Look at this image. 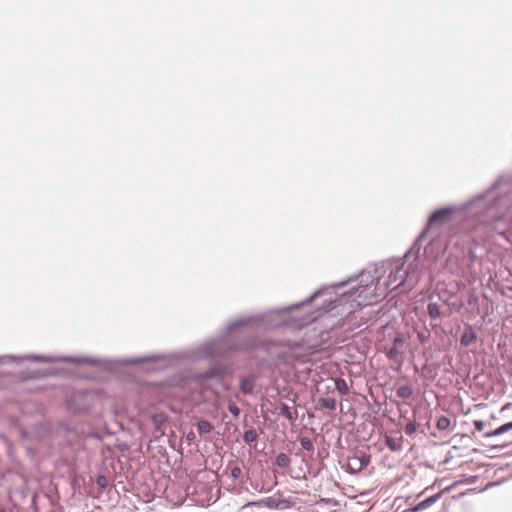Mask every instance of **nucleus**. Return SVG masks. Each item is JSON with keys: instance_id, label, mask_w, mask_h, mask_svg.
<instances>
[{"instance_id": "1", "label": "nucleus", "mask_w": 512, "mask_h": 512, "mask_svg": "<svg viewBox=\"0 0 512 512\" xmlns=\"http://www.w3.org/2000/svg\"><path fill=\"white\" fill-rule=\"evenodd\" d=\"M428 261H430L428 244L424 250L419 248V251L414 250V244H412L403 257L370 265L347 280L330 286L335 290L336 297L326 300L329 302L328 306L334 304L331 307L334 309L348 304L349 312H352L356 308L372 305L406 282L414 285Z\"/></svg>"}, {"instance_id": "2", "label": "nucleus", "mask_w": 512, "mask_h": 512, "mask_svg": "<svg viewBox=\"0 0 512 512\" xmlns=\"http://www.w3.org/2000/svg\"><path fill=\"white\" fill-rule=\"evenodd\" d=\"M324 291L325 289H319L299 303L234 318L227 322L216 335L198 343L194 348L195 352L203 360L215 359L217 357L226 358L238 353H252L255 351L256 339L252 336H236L233 334L236 330L250 325L265 330L289 327L299 321L298 317L290 316L289 314L322 296Z\"/></svg>"}, {"instance_id": "3", "label": "nucleus", "mask_w": 512, "mask_h": 512, "mask_svg": "<svg viewBox=\"0 0 512 512\" xmlns=\"http://www.w3.org/2000/svg\"><path fill=\"white\" fill-rule=\"evenodd\" d=\"M502 182V178L496 179L488 188L462 204L460 215L466 221L465 228H474L476 225L494 226L495 232L512 244L511 233L507 229L496 227L502 220L501 201L505 194L501 189Z\"/></svg>"}, {"instance_id": "4", "label": "nucleus", "mask_w": 512, "mask_h": 512, "mask_svg": "<svg viewBox=\"0 0 512 512\" xmlns=\"http://www.w3.org/2000/svg\"><path fill=\"white\" fill-rule=\"evenodd\" d=\"M168 358L167 354L164 353H157V354H149L145 356H139V357H126V358H119L115 360H105L100 358H94V357H87V356H45V355H38V354H26L23 356H16V355H2L0 356V364H5L8 361H12L15 363H19L21 361L27 360L32 362H40V363H70L74 365H87L91 367H97L100 366L103 363H114L119 366H130V365H137L145 362H159L163 361Z\"/></svg>"}, {"instance_id": "5", "label": "nucleus", "mask_w": 512, "mask_h": 512, "mask_svg": "<svg viewBox=\"0 0 512 512\" xmlns=\"http://www.w3.org/2000/svg\"><path fill=\"white\" fill-rule=\"evenodd\" d=\"M228 376H232V365L229 363L213 362L204 369L190 372L189 379L202 391L210 392L218 396L219 388L223 392H229L232 388Z\"/></svg>"}, {"instance_id": "6", "label": "nucleus", "mask_w": 512, "mask_h": 512, "mask_svg": "<svg viewBox=\"0 0 512 512\" xmlns=\"http://www.w3.org/2000/svg\"><path fill=\"white\" fill-rule=\"evenodd\" d=\"M454 215L457 218H461L460 206L459 207L445 206V207H441L439 209L434 210L429 215L424 229L414 240V242H413L414 250L417 249V251H419V248L421 250H424V248L426 247L427 244H428V248L430 249V245L433 243L436 236H432L431 238L428 239L429 229L434 225L444 224V223L449 222L453 218Z\"/></svg>"}, {"instance_id": "7", "label": "nucleus", "mask_w": 512, "mask_h": 512, "mask_svg": "<svg viewBox=\"0 0 512 512\" xmlns=\"http://www.w3.org/2000/svg\"><path fill=\"white\" fill-rule=\"evenodd\" d=\"M295 345L288 342H267L265 350L272 359H277L285 364H291L294 354Z\"/></svg>"}, {"instance_id": "8", "label": "nucleus", "mask_w": 512, "mask_h": 512, "mask_svg": "<svg viewBox=\"0 0 512 512\" xmlns=\"http://www.w3.org/2000/svg\"><path fill=\"white\" fill-rule=\"evenodd\" d=\"M370 463V455L360 452L359 454H355L352 456H348L345 464H342V468H345L346 471L350 474H357L361 472L365 467H367Z\"/></svg>"}, {"instance_id": "9", "label": "nucleus", "mask_w": 512, "mask_h": 512, "mask_svg": "<svg viewBox=\"0 0 512 512\" xmlns=\"http://www.w3.org/2000/svg\"><path fill=\"white\" fill-rule=\"evenodd\" d=\"M427 313L431 320L430 326L432 328H437L441 324V318L444 315L441 311L440 305L437 302L432 301V296L430 297V301L427 304Z\"/></svg>"}, {"instance_id": "10", "label": "nucleus", "mask_w": 512, "mask_h": 512, "mask_svg": "<svg viewBox=\"0 0 512 512\" xmlns=\"http://www.w3.org/2000/svg\"><path fill=\"white\" fill-rule=\"evenodd\" d=\"M257 377L249 374L239 379V390L244 396L253 395L256 387Z\"/></svg>"}, {"instance_id": "11", "label": "nucleus", "mask_w": 512, "mask_h": 512, "mask_svg": "<svg viewBox=\"0 0 512 512\" xmlns=\"http://www.w3.org/2000/svg\"><path fill=\"white\" fill-rule=\"evenodd\" d=\"M442 495H443V491L433 494V495L425 498L424 500L420 501L415 506L409 508L405 512H408V511L418 512V511L425 510V509L431 507L433 504H435L442 497Z\"/></svg>"}, {"instance_id": "12", "label": "nucleus", "mask_w": 512, "mask_h": 512, "mask_svg": "<svg viewBox=\"0 0 512 512\" xmlns=\"http://www.w3.org/2000/svg\"><path fill=\"white\" fill-rule=\"evenodd\" d=\"M277 394L280 398L288 400L292 403H296L299 399L298 393H296L289 386L277 387Z\"/></svg>"}, {"instance_id": "13", "label": "nucleus", "mask_w": 512, "mask_h": 512, "mask_svg": "<svg viewBox=\"0 0 512 512\" xmlns=\"http://www.w3.org/2000/svg\"><path fill=\"white\" fill-rule=\"evenodd\" d=\"M169 416L166 413H155L151 416V422L156 432L163 433V425L168 421Z\"/></svg>"}, {"instance_id": "14", "label": "nucleus", "mask_w": 512, "mask_h": 512, "mask_svg": "<svg viewBox=\"0 0 512 512\" xmlns=\"http://www.w3.org/2000/svg\"><path fill=\"white\" fill-rule=\"evenodd\" d=\"M511 430H512V421L504 423L492 431L485 432L483 436L485 438H492V437L503 435L504 433H507Z\"/></svg>"}, {"instance_id": "15", "label": "nucleus", "mask_w": 512, "mask_h": 512, "mask_svg": "<svg viewBox=\"0 0 512 512\" xmlns=\"http://www.w3.org/2000/svg\"><path fill=\"white\" fill-rule=\"evenodd\" d=\"M280 414L284 416L287 420L293 422L297 420L298 418V411L297 409L292 410L290 406H288L285 403H281L279 406Z\"/></svg>"}, {"instance_id": "16", "label": "nucleus", "mask_w": 512, "mask_h": 512, "mask_svg": "<svg viewBox=\"0 0 512 512\" xmlns=\"http://www.w3.org/2000/svg\"><path fill=\"white\" fill-rule=\"evenodd\" d=\"M477 334L473 329L466 330L462 333L460 338V343L464 347L470 346L472 343L476 342Z\"/></svg>"}, {"instance_id": "17", "label": "nucleus", "mask_w": 512, "mask_h": 512, "mask_svg": "<svg viewBox=\"0 0 512 512\" xmlns=\"http://www.w3.org/2000/svg\"><path fill=\"white\" fill-rule=\"evenodd\" d=\"M196 428L200 435H204L213 430V425L208 420L201 418L196 422Z\"/></svg>"}, {"instance_id": "18", "label": "nucleus", "mask_w": 512, "mask_h": 512, "mask_svg": "<svg viewBox=\"0 0 512 512\" xmlns=\"http://www.w3.org/2000/svg\"><path fill=\"white\" fill-rule=\"evenodd\" d=\"M318 405L324 409L334 410L336 408L337 401L333 397H320L318 399Z\"/></svg>"}, {"instance_id": "19", "label": "nucleus", "mask_w": 512, "mask_h": 512, "mask_svg": "<svg viewBox=\"0 0 512 512\" xmlns=\"http://www.w3.org/2000/svg\"><path fill=\"white\" fill-rule=\"evenodd\" d=\"M413 394V389L410 385H402L396 389V396L401 399H409Z\"/></svg>"}, {"instance_id": "20", "label": "nucleus", "mask_w": 512, "mask_h": 512, "mask_svg": "<svg viewBox=\"0 0 512 512\" xmlns=\"http://www.w3.org/2000/svg\"><path fill=\"white\" fill-rule=\"evenodd\" d=\"M258 439V434L254 428H250L243 433V441L250 445L255 443Z\"/></svg>"}, {"instance_id": "21", "label": "nucleus", "mask_w": 512, "mask_h": 512, "mask_svg": "<svg viewBox=\"0 0 512 512\" xmlns=\"http://www.w3.org/2000/svg\"><path fill=\"white\" fill-rule=\"evenodd\" d=\"M290 463H291V460H290L289 456L285 453H279L275 458V464L279 468H287V467H289Z\"/></svg>"}, {"instance_id": "22", "label": "nucleus", "mask_w": 512, "mask_h": 512, "mask_svg": "<svg viewBox=\"0 0 512 512\" xmlns=\"http://www.w3.org/2000/svg\"><path fill=\"white\" fill-rule=\"evenodd\" d=\"M386 445L387 447L393 451L398 452L402 449V442L400 439H395L393 437H387L386 438Z\"/></svg>"}, {"instance_id": "23", "label": "nucleus", "mask_w": 512, "mask_h": 512, "mask_svg": "<svg viewBox=\"0 0 512 512\" xmlns=\"http://www.w3.org/2000/svg\"><path fill=\"white\" fill-rule=\"evenodd\" d=\"M450 425L451 420L447 416L442 415L437 419L436 427L440 431L447 430L450 427Z\"/></svg>"}, {"instance_id": "24", "label": "nucleus", "mask_w": 512, "mask_h": 512, "mask_svg": "<svg viewBox=\"0 0 512 512\" xmlns=\"http://www.w3.org/2000/svg\"><path fill=\"white\" fill-rule=\"evenodd\" d=\"M299 442L304 450L312 453L314 452V444L310 438L302 436L299 438Z\"/></svg>"}, {"instance_id": "25", "label": "nucleus", "mask_w": 512, "mask_h": 512, "mask_svg": "<svg viewBox=\"0 0 512 512\" xmlns=\"http://www.w3.org/2000/svg\"><path fill=\"white\" fill-rule=\"evenodd\" d=\"M335 386H336V389L342 393V394H347L348 393V386L345 382L344 379L342 378H338L336 381H335Z\"/></svg>"}, {"instance_id": "26", "label": "nucleus", "mask_w": 512, "mask_h": 512, "mask_svg": "<svg viewBox=\"0 0 512 512\" xmlns=\"http://www.w3.org/2000/svg\"><path fill=\"white\" fill-rule=\"evenodd\" d=\"M417 428L418 425L415 421H409L404 428L405 434L411 436L417 431Z\"/></svg>"}, {"instance_id": "27", "label": "nucleus", "mask_w": 512, "mask_h": 512, "mask_svg": "<svg viewBox=\"0 0 512 512\" xmlns=\"http://www.w3.org/2000/svg\"><path fill=\"white\" fill-rule=\"evenodd\" d=\"M96 484L99 488L105 489L108 486V479L105 475L100 474L96 477Z\"/></svg>"}, {"instance_id": "28", "label": "nucleus", "mask_w": 512, "mask_h": 512, "mask_svg": "<svg viewBox=\"0 0 512 512\" xmlns=\"http://www.w3.org/2000/svg\"><path fill=\"white\" fill-rule=\"evenodd\" d=\"M227 408H228V411L234 417H238L240 415V413H241L240 408L234 402H229Z\"/></svg>"}, {"instance_id": "29", "label": "nucleus", "mask_w": 512, "mask_h": 512, "mask_svg": "<svg viewBox=\"0 0 512 512\" xmlns=\"http://www.w3.org/2000/svg\"><path fill=\"white\" fill-rule=\"evenodd\" d=\"M241 475H242V470H241V468H240V467H238V466H234V467L231 469V471H230V476H231L234 480H236V479L240 478V477H241Z\"/></svg>"}, {"instance_id": "30", "label": "nucleus", "mask_w": 512, "mask_h": 512, "mask_svg": "<svg viewBox=\"0 0 512 512\" xmlns=\"http://www.w3.org/2000/svg\"><path fill=\"white\" fill-rule=\"evenodd\" d=\"M399 354V350L397 349V347H392L388 350V353H387V356L392 359V358H395L396 356H398Z\"/></svg>"}, {"instance_id": "31", "label": "nucleus", "mask_w": 512, "mask_h": 512, "mask_svg": "<svg viewBox=\"0 0 512 512\" xmlns=\"http://www.w3.org/2000/svg\"><path fill=\"white\" fill-rule=\"evenodd\" d=\"M473 425L475 426V429L477 431H482L485 426V423L482 420H474Z\"/></svg>"}, {"instance_id": "32", "label": "nucleus", "mask_w": 512, "mask_h": 512, "mask_svg": "<svg viewBox=\"0 0 512 512\" xmlns=\"http://www.w3.org/2000/svg\"><path fill=\"white\" fill-rule=\"evenodd\" d=\"M429 334H430L429 331H426V333L419 332L418 338H419L420 342L425 343L428 340Z\"/></svg>"}, {"instance_id": "33", "label": "nucleus", "mask_w": 512, "mask_h": 512, "mask_svg": "<svg viewBox=\"0 0 512 512\" xmlns=\"http://www.w3.org/2000/svg\"><path fill=\"white\" fill-rule=\"evenodd\" d=\"M404 343V338L402 335H397L394 339H393V344L395 346H400V345H403Z\"/></svg>"}, {"instance_id": "34", "label": "nucleus", "mask_w": 512, "mask_h": 512, "mask_svg": "<svg viewBox=\"0 0 512 512\" xmlns=\"http://www.w3.org/2000/svg\"><path fill=\"white\" fill-rule=\"evenodd\" d=\"M195 438H196V436H195V433H194L193 431L188 432V433L186 434V436H185V439H186V441H187L188 443H192V442H194Z\"/></svg>"}, {"instance_id": "35", "label": "nucleus", "mask_w": 512, "mask_h": 512, "mask_svg": "<svg viewBox=\"0 0 512 512\" xmlns=\"http://www.w3.org/2000/svg\"><path fill=\"white\" fill-rule=\"evenodd\" d=\"M511 406H512V403H506V404L502 407L501 411H505L506 409H509Z\"/></svg>"}, {"instance_id": "36", "label": "nucleus", "mask_w": 512, "mask_h": 512, "mask_svg": "<svg viewBox=\"0 0 512 512\" xmlns=\"http://www.w3.org/2000/svg\"><path fill=\"white\" fill-rule=\"evenodd\" d=\"M469 253H470L471 258L475 257L474 252L470 251Z\"/></svg>"}, {"instance_id": "37", "label": "nucleus", "mask_w": 512, "mask_h": 512, "mask_svg": "<svg viewBox=\"0 0 512 512\" xmlns=\"http://www.w3.org/2000/svg\"><path fill=\"white\" fill-rule=\"evenodd\" d=\"M0 512H6V510L0 506Z\"/></svg>"}, {"instance_id": "38", "label": "nucleus", "mask_w": 512, "mask_h": 512, "mask_svg": "<svg viewBox=\"0 0 512 512\" xmlns=\"http://www.w3.org/2000/svg\"><path fill=\"white\" fill-rule=\"evenodd\" d=\"M92 437H94V438H98V435H97L96 433H93V434H92Z\"/></svg>"}, {"instance_id": "39", "label": "nucleus", "mask_w": 512, "mask_h": 512, "mask_svg": "<svg viewBox=\"0 0 512 512\" xmlns=\"http://www.w3.org/2000/svg\"><path fill=\"white\" fill-rule=\"evenodd\" d=\"M462 437H463V438H470V437H469L468 435H466V434H463V435H462Z\"/></svg>"}]
</instances>
